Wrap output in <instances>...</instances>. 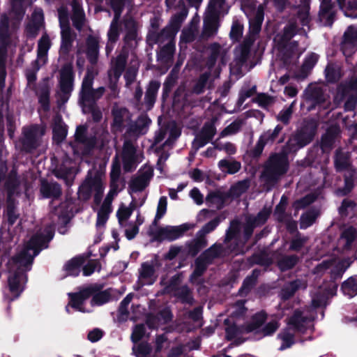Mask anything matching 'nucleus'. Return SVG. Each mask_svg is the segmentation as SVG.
Returning a JSON list of instances; mask_svg holds the SVG:
<instances>
[{
  "instance_id": "1",
  "label": "nucleus",
  "mask_w": 357,
  "mask_h": 357,
  "mask_svg": "<svg viewBox=\"0 0 357 357\" xmlns=\"http://www.w3.org/2000/svg\"><path fill=\"white\" fill-rule=\"evenodd\" d=\"M34 256H31L27 250H22L19 253L13 256L7 262L6 266L9 276L8 283L10 291L14 294L10 301L17 298L23 289L20 287V281L24 277L27 278L26 272L31 269Z\"/></svg>"
},
{
  "instance_id": "2",
  "label": "nucleus",
  "mask_w": 357,
  "mask_h": 357,
  "mask_svg": "<svg viewBox=\"0 0 357 357\" xmlns=\"http://www.w3.org/2000/svg\"><path fill=\"white\" fill-rule=\"evenodd\" d=\"M289 168L287 153H271L264 164L261 178L266 185L274 186L287 173Z\"/></svg>"
},
{
  "instance_id": "3",
  "label": "nucleus",
  "mask_w": 357,
  "mask_h": 357,
  "mask_svg": "<svg viewBox=\"0 0 357 357\" xmlns=\"http://www.w3.org/2000/svg\"><path fill=\"white\" fill-rule=\"evenodd\" d=\"M318 123L313 118L303 119L301 126L287 140L284 149L287 153H295L310 144L317 133Z\"/></svg>"
},
{
  "instance_id": "4",
  "label": "nucleus",
  "mask_w": 357,
  "mask_h": 357,
  "mask_svg": "<svg viewBox=\"0 0 357 357\" xmlns=\"http://www.w3.org/2000/svg\"><path fill=\"white\" fill-rule=\"evenodd\" d=\"M10 20L6 14L0 16V91L6 86L7 48L10 44Z\"/></svg>"
},
{
  "instance_id": "5",
  "label": "nucleus",
  "mask_w": 357,
  "mask_h": 357,
  "mask_svg": "<svg viewBox=\"0 0 357 357\" xmlns=\"http://www.w3.org/2000/svg\"><path fill=\"white\" fill-rule=\"evenodd\" d=\"M75 77L73 62L65 63L59 70V86L60 93L57 100L59 106L66 104L68 101L73 91Z\"/></svg>"
},
{
  "instance_id": "6",
  "label": "nucleus",
  "mask_w": 357,
  "mask_h": 357,
  "mask_svg": "<svg viewBox=\"0 0 357 357\" xmlns=\"http://www.w3.org/2000/svg\"><path fill=\"white\" fill-rule=\"evenodd\" d=\"M45 135V128L34 124L24 128L22 137L20 139V151L24 153H33L40 146L41 137Z\"/></svg>"
},
{
  "instance_id": "7",
  "label": "nucleus",
  "mask_w": 357,
  "mask_h": 357,
  "mask_svg": "<svg viewBox=\"0 0 357 357\" xmlns=\"http://www.w3.org/2000/svg\"><path fill=\"white\" fill-rule=\"evenodd\" d=\"M191 228L192 226L188 223H184L179 226H166L158 228L155 231L151 232L150 235L153 236V241L171 242L183 236Z\"/></svg>"
},
{
  "instance_id": "8",
  "label": "nucleus",
  "mask_w": 357,
  "mask_h": 357,
  "mask_svg": "<svg viewBox=\"0 0 357 357\" xmlns=\"http://www.w3.org/2000/svg\"><path fill=\"white\" fill-rule=\"evenodd\" d=\"M94 291L95 290L93 289H88L87 287H85L77 292L68 293V296L70 299L68 305L71 306L77 311L83 313L88 312L89 311L83 307V305L84 302L91 296Z\"/></svg>"
},
{
  "instance_id": "9",
  "label": "nucleus",
  "mask_w": 357,
  "mask_h": 357,
  "mask_svg": "<svg viewBox=\"0 0 357 357\" xmlns=\"http://www.w3.org/2000/svg\"><path fill=\"white\" fill-rule=\"evenodd\" d=\"M3 181H5L3 188L6 192V199H15L14 196L20 193L19 190L21 184L17 169L13 167L7 175L6 173L1 182Z\"/></svg>"
},
{
  "instance_id": "10",
  "label": "nucleus",
  "mask_w": 357,
  "mask_h": 357,
  "mask_svg": "<svg viewBox=\"0 0 357 357\" xmlns=\"http://www.w3.org/2000/svg\"><path fill=\"white\" fill-rule=\"evenodd\" d=\"M301 259L302 257L296 254L286 255L278 252L275 253L276 266L282 273L294 268L300 263Z\"/></svg>"
},
{
  "instance_id": "11",
  "label": "nucleus",
  "mask_w": 357,
  "mask_h": 357,
  "mask_svg": "<svg viewBox=\"0 0 357 357\" xmlns=\"http://www.w3.org/2000/svg\"><path fill=\"white\" fill-rule=\"evenodd\" d=\"M264 20V7L258 6L253 17L249 19V30L246 37H252L257 39L261 32L262 23Z\"/></svg>"
},
{
  "instance_id": "12",
  "label": "nucleus",
  "mask_w": 357,
  "mask_h": 357,
  "mask_svg": "<svg viewBox=\"0 0 357 357\" xmlns=\"http://www.w3.org/2000/svg\"><path fill=\"white\" fill-rule=\"evenodd\" d=\"M153 176V170L149 169L141 174L132 178L129 183V193L143 191L150 183Z\"/></svg>"
},
{
  "instance_id": "13",
  "label": "nucleus",
  "mask_w": 357,
  "mask_h": 357,
  "mask_svg": "<svg viewBox=\"0 0 357 357\" xmlns=\"http://www.w3.org/2000/svg\"><path fill=\"white\" fill-rule=\"evenodd\" d=\"M87 288L95 290L91 296L92 297L90 302L91 306H100L109 301L111 293L109 289L102 290L103 284L94 283L87 286Z\"/></svg>"
},
{
  "instance_id": "14",
  "label": "nucleus",
  "mask_w": 357,
  "mask_h": 357,
  "mask_svg": "<svg viewBox=\"0 0 357 357\" xmlns=\"http://www.w3.org/2000/svg\"><path fill=\"white\" fill-rule=\"evenodd\" d=\"M343 177L344 186L337 188L336 190L337 195L342 197L348 195L353 190L357 182V169L352 167L346 170Z\"/></svg>"
},
{
  "instance_id": "15",
  "label": "nucleus",
  "mask_w": 357,
  "mask_h": 357,
  "mask_svg": "<svg viewBox=\"0 0 357 357\" xmlns=\"http://www.w3.org/2000/svg\"><path fill=\"white\" fill-rule=\"evenodd\" d=\"M220 27V15L208 13L204 19L202 34L206 38H211L217 34Z\"/></svg>"
},
{
  "instance_id": "16",
  "label": "nucleus",
  "mask_w": 357,
  "mask_h": 357,
  "mask_svg": "<svg viewBox=\"0 0 357 357\" xmlns=\"http://www.w3.org/2000/svg\"><path fill=\"white\" fill-rule=\"evenodd\" d=\"M76 35L73 32L70 26L64 27L61 31V45L59 54L61 56H68L73 47V42Z\"/></svg>"
},
{
  "instance_id": "17",
  "label": "nucleus",
  "mask_w": 357,
  "mask_h": 357,
  "mask_svg": "<svg viewBox=\"0 0 357 357\" xmlns=\"http://www.w3.org/2000/svg\"><path fill=\"white\" fill-rule=\"evenodd\" d=\"M339 134L340 128L337 126H332L326 129L325 133L322 135L320 141V147L323 152L329 151L333 148Z\"/></svg>"
},
{
  "instance_id": "18",
  "label": "nucleus",
  "mask_w": 357,
  "mask_h": 357,
  "mask_svg": "<svg viewBox=\"0 0 357 357\" xmlns=\"http://www.w3.org/2000/svg\"><path fill=\"white\" fill-rule=\"evenodd\" d=\"M40 191L44 198H52L53 200L58 199L62 195L61 186L56 181H42Z\"/></svg>"
},
{
  "instance_id": "19",
  "label": "nucleus",
  "mask_w": 357,
  "mask_h": 357,
  "mask_svg": "<svg viewBox=\"0 0 357 357\" xmlns=\"http://www.w3.org/2000/svg\"><path fill=\"white\" fill-rule=\"evenodd\" d=\"M227 253V248L222 244L215 243L203 251L200 256L211 265L215 259L223 257Z\"/></svg>"
},
{
  "instance_id": "20",
  "label": "nucleus",
  "mask_w": 357,
  "mask_h": 357,
  "mask_svg": "<svg viewBox=\"0 0 357 357\" xmlns=\"http://www.w3.org/2000/svg\"><path fill=\"white\" fill-rule=\"evenodd\" d=\"M54 234L49 231L47 232L45 236L44 235H35L33 236L29 242L27 243L25 248L24 250H27L29 252V250H33L34 257L37 256L40 250L42 245L45 243V241H50L53 238Z\"/></svg>"
},
{
  "instance_id": "21",
  "label": "nucleus",
  "mask_w": 357,
  "mask_h": 357,
  "mask_svg": "<svg viewBox=\"0 0 357 357\" xmlns=\"http://www.w3.org/2000/svg\"><path fill=\"white\" fill-rule=\"evenodd\" d=\"M160 82L158 80H151L146 87L144 96V104L146 110H151L156 101Z\"/></svg>"
},
{
  "instance_id": "22",
  "label": "nucleus",
  "mask_w": 357,
  "mask_h": 357,
  "mask_svg": "<svg viewBox=\"0 0 357 357\" xmlns=\"http://www.w3.org/2000/svg\"><path fill=\"white\" fill-rule=\"evenodd\" d=\"M333 8L331 0H321L319 17L320 20L325 21L326 26H331L334 22L335 13Z\"/></svg>"
},
{
  "instance_id": "23",
  "label": "nucleus",
  "mask_w": 357,
  "mask_h": 357,
  "mask_svg": "<svg viewBox=\"0 0 357 357\" xmlns=\"http://www.w3.org/2000/svg\"><path fill=\"white\" fill-rule=\"evenodd\" d=\"M151 123V120L147 115H140L135 123L130 124L127 132L135 135H144Z\"/></svg>"
},
{
  "instance_id": "24",
  "label": "nucleus",
  "mask_w": 357,
  "mask_h": 357,
  "mask_svg": "<svg viewBox=\"0 0 357 357\" xmlns=\"http://www.w3.org/2000/svg\"><path fill=\"white\" fill-rule=\"evenodd\" d=\"M173 296L183 305L192 306L195 302L192 290L187 284L176 288V291L173 292Z\"/></svg>"
},
{
  "instance_id": "25",
  "label": "nucleus",
  "mask_w": 357,
  "mask_h": 357,
  "mask_svg": "<svg viewBox=\"0 0 357 357\" xmlns=\"http://www.w3.org/2000/svg\"><path fill=\"white\" fill-rule=\"evenodd\" d=\"M266 319V312L261 310L252 315L250 321L246 325H242V328H244L245 333H250L255 331L256 332L259 331L258 330L264 324Z\"/></svg>"
},
{
  "instance_id": "26",
  "label": "nucleus",
  "mask_w": 357,
  "mask_h": 357,
  "mask_svg": "<svg viewBox=\"0 0 357 357\" xmlns=\"http://www.w3.org/2000/svg\"><path fill=\"white\" fill-rule=\"evenodd\" d=\"M94 179L95 176H93L91 172L89 171L86 176L85 180L83 181L78 189L77 194L79 198L81 200L86 202L91 199L92 191L94 188V185L93 184Z\"/></svg>"
},
{
  "instance_id": "27",
  "label": "nucleus",
  "mask_w": 357,
  "mask_h": 357,
  "mask_svg": "<svg viewBox=\"0 0 357 357\" xmlns=\"http://www.w3.org/2000/svg\"><path fill=\"white\" fill-rule=\"evenodd\" d=\"M86 54L91 64L95 65L97 63L99 55V42L93 36H89L86 39Z\"/></svg>"
},
{
  "instance_id": "28",
  "label": "nucleus",
  "mask_w": 357,
  "mask_h": 357,
  "mask_svg": "<svg viewBox=\"0 0 357 357\" xmlns=\"http://www.w3.org/2000/svg\"><path fill=\"white\" fill-rule=\"evenodd\" d=\"M255 42V38L245 36L242 43L239 45V53L236 56V60L241 65H243L248 61L250 55L251 47Z\"/></svg>"
},
{
  "instance_id": "29",
  "label": "nucleus",
  "mask_w": 357,
  "mask_h": 357,
  "mask_svg": "<svg viewBox=\"0 0 357 357\" xmlns=\"http://www.w3.org/2000/svg\"><path fill=\"white\" fill-rule=\"evenodd\" d=\"M209 265L200 255L197 257L195 260V268L189 278L190 282L192 284L202 283V281L198 282L197 280L205 273Z\"/></svg>"
},
{
  "instance_id": "30",
  "label": "nucleus",
  "mask_w": 357,
  "mask_h": 357,
  "mask_svg": "<svg viewBox=\"0 0 357 357\" xmlns=\"http://www.w3.org/2000/svg\"><path fill=\"white\" fill-rule=\"evenodd\" d=\"M86 259L81 255L76 256L68 260L63 266V270L68 275L77 277L80 273V268L84 265Z\"/></svg>"
},
{
  "instance_id": "31",
  "label": "nucleus",
  "mask_w": 357,
  "mask_h": 357,
  "mask_svg": "<svg viewBox=\"0 0 357 357\" xmlns=\"http://www.w3.org/2000/svg\"><path fill=\"white\" fill-rule=\"evenodd\" d=\"M207 245L206 237L202 236L197 233L196 238L185 243L187 253L194 257Z\"/></svg>"
},
{
  "instance_id": "32",
  "label": "nucleus",
  "mask_w": 357,
  "mask_h": 357,
  "mask_svg": "<svg viewBox=\"0 0 357 357\" xmlns=\"http://www.w3.org/2000/svg\"><path fill=\"white\" fill-rule=\"evenodd\" d=\"M174 52L175 43L172 40H170L162 47L160 50L157 53V59L164 64L172 63Z\"/></svg>"
},
{
  "instance_id": "33",
  "label": "nucleus",
  "mask_w": 357,
  "mask_h": 357,
  "mask_svg": "<svg viewBox=\"0 0 357 357\" xmlns=\"http://www.w3.org/2000/svg\"><path fill=\"white\" fill-rule=\"evenodd\" d=\"M128 55L125 53H120L112 61V75L116 79H119L126 69Z\"/></svg>"
},
{
  "instance_id": "34",
  "label": "nucleus",
  "mask_w": 357,
  "mask_h": 357,
  "mask_svg": "<svg viewBox=\"0 0 357 357\" xmlns=\"http://www.w3.org/2000/svg\"><path fill=\"white\" fill-rule=\"evenodd\" d=\"M113 116L112 127L121 131L124 128V121L126 117L130 115L129 110L126 107H114L112 109Z\"/></svg>"
},
{
  "instance_id": "35",
  "label": "nucleus",
  "mask_w": 357,
  "mask_h": 357,
  "mask_svg": "<svg viewBox=\"0 0 357 357\" xmlns=\"http://www.w3.org/2000/svg\"><path fill=\"white\" fill-rule=\"evenodd\" d=\"M18 202L15 199H6V214L7 221L10 226H13L17 220L20 218V213H17Z\"/></svg>"
},
{
  "instance_id": "36",
  "label": "nucleus",
  "mask_w": 357,
  "mask_h": 357,
  "mask_svg": "<svg viewBox=\"0 0 357 357\" xmlns=\"http://www.w3.org/2000/svg\"><path fill=\"white\" fill-rule=\"evenodd\" d=\"M178 6L181 7V10L174 14L170 20V26L174 29V31H177L188 14V9L185 6L183 0H179Z\"/></svg>"
},
{
  "instance_id": "37",
  "label": "nucleus",
  "mask_w": 357,
  "mask_h": 357,
  "mask_svg": "<svg viewBox=\"0 0 357 357\" xmlns=\"http://www.w3.org/2000/svg\"><path fill=\"white\" fill-rule=\"evenodd\" d=\"M302 280L296 279L285 284L281 290L280 296L283 301H287L294 296L296 292L301 287Z\"/></svg>"
},
{
  "instance_id": "38",
  "label": "nucleus",
  "mask_w": 357,
  "mask_h": 357,
  "mask_svg": "<svg viewBox=\"0 0 357 357\" xmlns=\"http://www.w3.org/2000/svg\"><path fill=\"white\" fill-rule=\"evenodd\" d=\"M72 204L68 202H63L60 203L59 206H54L52 213L57 215L59 219L67 223L70 220V213L72 212Z\"/></svg>"
},
{
  "instance_id": "39",
  "label": "nucleus",
  "mask_w": 357,
  "mask_h": 357,
  "mask_svg": "<svg viewBox=\"0 0 357 357\" xmlns=\"http://www.w3.org/2000/svg\"><path fill=\"white\" fill-rule=\"evenodd\" d=\"M68 134L67 126L63 124L60 118L54 123L52 128V139L58 144H61L66 138Z\"/></svg>"
},
{
  "instance_id": "40",
  "label": "nucleus",
  "mask_w": 357,
  "mask_h": 357,
  "mask_svg": "<svg viewBox=\"0 0 357 357\" xmlns=\"http://www.w3.org/2000/svg\"><path fill=\"white\" fill-rule=\"evenodd\" d=\"M345 16L357 18V0H337Z\"/></svg>"
},
{
  "instance_id": "41",
  "label": "nucleus",
  "mask_w": 357,
  "mask_h": 357,
  "mask_svg": "<svg viewBox=\"0 0 357 357\" xmlns=\"http://www.w3.org/2000/svg\"><path fill=\"white\" fill-rule=\"evenodd\" d=\"M334 165L337 172L346 171L354 167L349 161V156L340 151H337L335 153Z\"/></svg>"
},
{
  "instance_id": "42",
  "label": "nucleus",
  "mask_w": 357,
  "mask_h": 357,
  "mask_svg": "<svg viewBox=\"0 0 357 357\" xmlns=\"http://www.w3.org/2000/svg\"><path fill=\"white\" fill-rule=\"evenodd\" d=\"M337 91L344 98L351 93L350 95H356L357 96V77H351L349 81L345 83H341L337 86Z\"/></svg>"
},
{
  "instance_id": "43",
  "label": "nucleus",
  "mask_w": 357,
  "mask_h": 357,
  "mask_svg": "<svg viewBox=\"0 0 357 357\" xmlns=\"http://www.w3.org/2000/svg\"><path fill=\"white\" fill-rule=\"evenodd\" d=\"M124 27L126 30V35L123 38L124 42L129 43L135 40L137 37V26L135 20L133 18L126 20Z\"/></svg>"
},
{
  "instance_id": "44",
  "label": "nucleus",
  "mask_w": 357,
  "mask_h": 357,
  "mask_svg": "<svg viewBox=\"0 0 357 357\" xmlns=\"http://www.w3.org/2000/svg\"><path fill=\"white\" fill-rule=\"evenodd\" d=\"M38 102L45 112L50 109V89L47 84H43L38 90Z\"/></svg>"
},
{
  "instance_id": "45",
  "label": "nucleus",
  "mask_w": 357,
  "mask_h": 357,
  "mask_svg": "<svg viewBox=\"0 0 357 357\" xmlns=\"http://www.w3.org/2000/svg\"><path fill=\"white\" fill-rule=\"evenodd\" d=\"M298 31L296 19L291 18L283 29L282 40L285 42L290 41Z\"/></svg>"
},
{
  "instance_id": "46",
  "label": "nucleus",
  "mask_w": 357,
  "mask_h": 357,
  "mask_svg": "<svg viewBox=\"0 0 357 357\" xmlns=\"http://www.w3.org/2000/svg\"><path fill=\"white\" fill-rule=\"evenodd\" d=\"M341 291L344 295L353 297L357 294V276H351L341 284Z\"/></svg>"
},
{
  "instance_id": "47",
  "label": "nucleus",
  "mask_w": 357,
  "mask_h": 357,
  "mask_svg": "<svg viewBox=\"0 0 357 357\" xmlns=\"http://www.w3.org/2000/svg\"><path fill=\"white\" fill-rule=\"evenodd\" d=\"M316 200V196L314 194L310 193L304 197L295 200L292 203V208H294L295 213L294 215H296L298 211L301 209H303L308 206H310L311 204L314 202Z\"/></svg>"
},
{
  "instance_id": "48",
  "label": "nucleus",
  "mask_w": 357,
  "mask_h": 357,
  "mask_svg": "<svg viewBox=\"0 0 357 357\" xmlns=\"http://www.w3.org/2000/svg\"><path fill=\"white\" fill-rule=\"evenodd\" d=\"M155 269L153 264L148 261L143 262L139 269V278L142 280H149L148 284H152L155 282V279H152L155 275Z\"/></svg>"
},
{
  "instance_id": "49",
  "label": "nucleus",
  "mask_w": 357,
  "mask_h": 357,
  "mask_svg": "<svg viewBox=\"0 0 357 357\" xmlns=\"http://www.w3.org/2000/svg\"><path fill=\"white\" fill-rule=\"evenodd\" d=\"M218 167L229 174H234L238 172L241 167V162L236 160L229 161L226 159L220 160L218 162Z\"/></svg>"
},
{
  "instance_id": "50",
  "label": "nucleus",
  "mask_w": 357,
  "mask_h": 357,
  "mask_svg": "<svg viewBox=\"0 0 357 357\" xmlns=\"http://www.w3.org/2000/svg\"><path fill=\"white\" fill-rule=\"evenodd\" d=\"M208 50H210V54L207 58L206 65L208 68H212L215 66L220 56L221 45L218 43L214 42L210 44Z\"/></svg>"
},
{
  "instance_id": "51",
  "label": "nucleus",
  "mask_w": 357,
  "mask_h": 357,
  "mask_svg": "<svg viewBox=\"0 0 357 357\" xmlns=\"http://www.w3.org/2000/svg\"><path fill=\"white\" fill-rule=\"evenodd\" d=\"M305 321L306 317L303 315V312L300 310H296L289 320V324L296 331H301L304 328Z\"/></svg>"
},
{
  "instance_id": "52",
  "label": "nucleus",
  "mask_w": 357,
  "mask_h": 357,
  "mask_svg": "<svg viewBox=\"0 0 357 357\" xmlns=\"http://www.w3.org/2000/svg\"><path fill=\"white\" fill-rule=\"evenodd\" d=\"M248 261L251 265L257 264L268 267L272 264V259L265 252L254 253L248 259Z\"/></svg>"
},
{
  "instance_id": "53",
  "label": "nucleus",
  "mask_w": 357,
  "mask_h": 357,
  "mask_svg": "<svg viewBox=\"0 0 357 357\" xmlns=\"http://www.w3.org/2000/svg\"><path fill=\"white\" fill-rule=\"evenodd\" d=\"M51 46V41L47 34H44L40 38L38 43L37 58L41 59L47 56V52Z\"/></svg>"
},
{
  "instance_id": "54",
  "label": "nucleus",
  "mask_w": 357,
  "mask_h": 357,
  "mask_svg": "<svg viewBox=\"0 0 357 357\" xmlns=\"http://www.w3.org/2000/svg\"><path fill=\"white\" fill-rule=\"evenodd\" d=\"M96 91L93 90H81L79 93V104L82 107L83 112H86V107L88 104L91 102H96Z\"/></svg>"
},
{
  "instance_id": "55",
  "label": "nucleus",
  "mask_w": 357,
  "mask_h": 357,
  "mask_svg": "<svg viewBox=\"0 0 357 357\" xmlns=\"http://www.w3.org/2000/svg\"><path fill=\"white\" fill-rule=\"evenodd\" d=\"M282 129L283 126L280 124H278L273 130H268L264 132L259 137L266 144H273L278 139Z\"/></svg>"
},
{
  "instance_id": "56",
  "label": "nucleus",
  "mask_w": 357,
  "mask_h": 357,
  "mask_svg": "<svg viewBox=\"0 0 357 357\" xmlns=\"http://www.w3.org/2000/svg\"><path fill=\"white\" fill-rule=\"evenodd\" d=\"M226 0H209L208 13L218 14L227 13L228 8H225Z\"/></svg>"
},
{
  "instance_id": "57",
  "label": "nucleus",
  "mask_w": 357,
  "mask_h": 357,
  "mask_svg": "<svg viewBox=\"0 0 357 357\" xmlns=\"http://www.w3.org/2000/svg\"><path fill=\"white\" fill-rule=\"evenodd\" d=\"M210 73H202L198 79L196 80L194 86L192 89V92L195 94L199 95L204 92V89L209 79Z\"/></svg>"
},
{
  "instance_id": "58",
  "label": "nucleus",
  "mask_w": 357,
  "mask_h": 357,
  "mask_svg": "<svg viewBox=\"0 0 357 357\" xmlns=\"http://www.w3.org/2000/svg\"><path fill=\"white\" fill-rule=\"evenodd\" d=\"M324 73L326 80L328 84H336L342 77L340 70L330 64L326 67Z\"/></svg>"
},
{
  "instance_id": "59",
  "label": "nucleus",
  "mask_w": 357,
  "mask_h": 357,
  "mask_svg": "<svg viewBox=\"0 0 357 357\" xmlns=\"http://www.w3.org/2000/svg\"><path fill=\"white\" fill-rule=\"evenodd\" d=\"M95 194L93 196V202L96 205H99L101 203L103 192H104V185L101 178L98 174L95 175V179L93 180Z\"/></svg>"
},
{
  "instance_id": "60",
  "label": "nucleus",
  "mask_w": 357,
  "mask_h": 357,
  "mask_svg": "<svg viewBox=\"0 0 357 357\" xmlns=\"http://www.w3.org/2000/svg\"><path fill=\"white\" fill-rule=\"evenodd\" d=\"M177 79V75L174 74V70H172L170 73L167 76L165 82L163 83V88H162V99H166L170 92L172 90V88L175 85Z\"/></svg>"
},
{
  "instance_id": "61",
  "label": "nucleus",
  "mask_w": 357,
  "mask_h": 357,
  "mask_svg": "<svg viewBox=\"0 0 357 357\" xmlns=\"http://www.w3.org/2000/svg\"><path fill=\"white\" fill-rule=\"evenodd\" d=\"M317 218V213L315 211L310 210L303 213L300 218L301 229H307L312 226Z\"/></svg>"
},
{
  "instance_id": "62",
  "label": "nucleus",
  "mask_w": 357,
  "mask_h": 357,
  "mask_svg": "<svg viewBox=\"0 0 357 357\" xmlns=\"http://www.w3.org/2000/svg\"><path fill=\"white\" fill-rule=\"evenodd\" d=\"M340 236L346 241L344 248H349L357 238V230L354 227L350 226L342 231Z\"/></svg>"
},
{
  "instance_id": "63",
  "label": "nucleus",
  "mask_w": 357,
  "mask_h": 357,
  "mask_svg": "<svg viewBox=\"0 0 357 357\" xmlns=\"http://www.w3.org/2000/svg\"><path fill=\"white\" fill-rule=\"evenodd\" d=\"M243 25L238 21H234L229 33L230 39L234 42H239L243 36Z\"/></svg>"
},
{
  "instance_id": "64",
  "label": "nucleus",
  "mask_w": 357,
  "mask_h": 357,
  "mask_svg": "<svg viewBox=\"0 0 357 357\" xmlns=\"http://www.w3.org/2000/svg\"><path fill=\"white\" fill-rule=\"evenodd\" d=\"M296 17L299 20L303 26H309L311 22L310 7L308 6H304L299 8L296 13Z\"/></svg>"
}]
</instances>
